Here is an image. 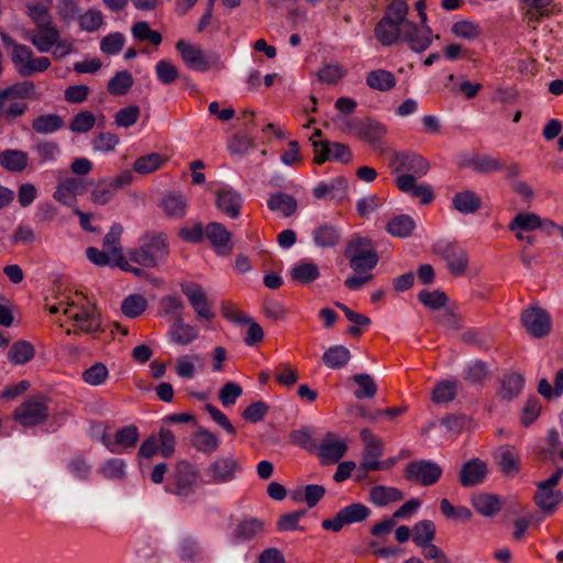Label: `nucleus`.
Returning a JSON list of instances; mask_svg holds the SVG:
<instances>
[{"mask_svg":"<svg viewBox=\"0 0 563 563\" xmlns=\"http://www.w3.org/2000/svg\"><path fill=\"white\" fill-rule=\"evenodd\" d=\"M52 4L53 0L29 1L24 4V14L35 29L26 31L23 37L40 53L49 52L60 37V32L51 13Z\"/></svg>","mask_w":563,"mask_h":563,"instance_id":"nucleus-1","label":"nucleus"},{"mask_svg":"<svg viewBox=\"0 0 563 563\" xmlns=\"http://www.w3.org/2000/svg\"><path fill=\"white\" fill-rule=\"evenodd\" d=\"M408 4L404 0H394L377 22L374 34L384 46H391L401 40L405 26H410L407 20Z\"/></svg>","mask_w":563,"mask_h":563,"instance_id":"nucleus-2","label":"nucleus"},{"mask_svg":"<svg viewBox=\"0 0 563 563\" xmlns=\"http://www.w3.org/2000/svg\"><path fill=\"white\" fill-rule=\"evenodd\" d=\"M140 245L128 252V261L142 267H155L168 254L166 235L162 232H145L141 235Z\"/></svg>","mask_w":563,"mask_h":563,"instance_id":"nucleus-3","label":"nucleus"},{"mask_svg":"<svg viewBox=\"0 0 563 563\" xmlns=\"http://www.w3.org/2000/svg\"><path fill=\"white\" fill-rule=\"evenodd\" d=\"M65 316L80 332L90 334L101 330L100 313L81 292L71 296L70 307H65Z\"/></svg>","mask_w":563,"mask_h":563,"instance_id":"nucleus-4","label":"nucleus"},{"mask_svg":"<svg viewBox=\"0 0 563 563\" xmlns=\"http://www.w3.org/2000/svg\"><path fill=\"white\" fill-rule=\"evenodd\" d=\"M34 90V84L27 80L0 90V120L12 122L24 114L27 109L25 99L30 98Z\"/></svg>","mask_w":563,"mask_h":563,"instance_id":"nucleus-5","label":"nucleus"},{"mask_svg":"<svg viewBox=\"0 0 563 563\" xmlns=\"http://www.w3.org/2000/svg\"><path fill=\"white\" fill-rule=\"evenodd\" d=\"M345 254L350 260L351 268L357 274L371 272L378 262L372 241L367 238H355L349 242Z\"/></svg>","mask_w":563,"mask_h":563,"instance_id":"nucleus-6","label":"nucleus"},{"mask_svg":"<svg viewBox=\"0 0 563 563\" xmlns=\"http://www.w3.org/2000/svg\"><path fill=\"white\" fill-rule=\"evenodd\" d=\"M242 471L239 459L230 455L216 459L202 472L200 483L207 485H221L234 481Z\"/></svg>","mask_w":563,"mask_h":563,"instance_id":"nucleus-7","label":"nucleus"},{"mask_svg":"<svg viewBox=\"0 0 563 563\" xmlns=\"http://www.w3.org/2000/svg\"><path fill=\"white\" fill-rule=\"evenodd\" d=\"M563 475V468L559 467L547 479L537 484L538 489L534 495L537 506L545 514H553L563 501V493L555 489Z\"/></svg>","mask_w":563,"mask_h":563,"instance_id":"nucleus-8","label":"nucleus"},{"mask_svg":"<svg viewBox=\"0 0 563 563\" xmlns=\"http://www.w3.org/2000/svg\"><path fill=\"white\" fill-rule=\"evenodd\" d=\"M11 59L16 71L22 77H31L36 73H43L51 66L48 57H35L32 48L24 44L14 45V51L11 52Z\"/></svg>","mask_w":563,"mask_h":563,"instance_id":"nucleus-9","label":"nucleus"},{"mask_svg":"<svg viewBox=\"0 0 563 563\" xmlns=\"http://www.w3.org/2000/svg\"><path fill=\"white\" fill-rule=\"evenodd\" d=\"M123 227L120 223H113L103 239V249L112 255L113 266L120 267L125 272H130L135 276H142L144 269L132 266L128 258L123 255V249L120 243Z\"/></svg>","mask_w":563,"mask_h":563,"instance_id":"nucleus-10","label":"nucleus"},{"mask_svg":"<svg viewBox=\"0 0 563 563\" xmlns=\"http://www.w3.org/2000/svg\"><path fill=\"white\" fill-rule=\"evenodd\" d=\"M178 53L185 65L195 71H207L219 63L217 56L206 54L200 45L191 42L178 41Z\"/></svg>","mask_w":563,"mask_h":563,"instance_id":"nucleus-11","label":"nucleus"},{"mask_svg":"<svg viewBox=\"0 0 563 563\" xmlns=\"http://www.w3.org/2000/svg\"><path fill=\"white\" fill-rule=\"evenodd\" d=\"M181 291L199 319L210 321L214 318L212 303L209 301L203 287L195 282H184Z\"/></svg>","mask_w":563,"mask_h":563,"instance_id":"nucleus-12","label":"nucleus"},{"mask_svg":"<svg viewBox=\"0 0 563 563\" xmlns=\"http://www.w3.org/2000/svg\"><path fill=\"white\" fill-rule=\"evenodd\" d=\"M14 419L24 427L41 424L48 418V407L41 398H29L14 410Z\"/></svg>","mask_w":563,"mask_h":563,"instance_id":"nucleus-13","label":"nucleus"},{"mask_svg":"<svg viewBox=\"0 0 563 563\" xmlns=\"http://www.w3.org/2000/svg\"><path fill=\"white\" fill-rule=\"evenodd\" d=\"M441 475L442 468L433 461H412L406 467V477L423 486L435 484Z\"/></svg>","mask_w":563,"mask_h":563,"instance_id":"nucleus-14","label":"nucleus"},{"mask_svg":"<svg viewBox=\"0 0 563 563\" xmlns=\"http://www.w3.org/2000/svg\"><path fill=\"white\" fill-rule=\"evenodd\" d=\"M433 249L445 260L451 273L462 275L466 271L468 257L464 249L446 241H438Z\"/></svg>","mask_w":563,"mask_h":563,"instance_id":"nucleus-15","label":"nucleus"},{"mask_svg":"<svg viewBox=\"0 0 563 563\" xmlns=\"http://www.w3.org/2000/svg\"><path fill=\"white\" fill-rule=\"evenodd\" d=\"M265 526V521L260 518L244 517L235 523L230 541L232 544L251 542L264 533Z\"/></svg>","mask_w":563,"mask_h":563,"instance_id":"nucleus-16","label":"nucleus"},{"mask_svg":"<svg viewBox=\"0 0 563 563\" xmlns=\"http://www.w3.org/2000/svg\"><path fill=\"white\" fill-rule=\"evenodd\" d=\"M314 162L322 164L325 161L333 159L340 163H349L352 158L351 150L347 145L338 142L313 141Z\"/></svg>","mask_w":563,"mask_h":563,"instance_id":"nucleus-17","label":"nucleus"},{"mask_svg":"<svg viewBox=\"0 0 563 563\" xmlns=\"http://www.w3.org/2000/svg\"><path fill=\"white\" fill-rule=\"evenodd\" d=\"M360 437L365 445L362 468L366 472L382 470L383 463L379 457L383 453V442L368 429L361 430Z\"/></svg>","mask_w":563,"mask_h":563,"instance_id":"nucleus-18","label":"nucleus"},{"mask_svg":"<svg viewBox=\"0 0 563 563\" xmlns=\"http://www.w3.org/2000/svg\"><path fill=\"white\" fill-rule=\"evenodd\" d=\"M521 321L529 334L534 338L545 336L551 330L549 313L539 307H531L521 313Z\"/></svg>","mask_w":563,"mask_h":563,"instance_id":"nucleus-19","label":"nucleus"},{"mask_svg":"<svg viewBox=\"0 0 563 563\" xmlns=\"http://www.w3.org/2000/svg\"><path fill=\"white\" fill-rule=\"evenodd\" d=\"M391 165L395 172H409L410 175L416 177L424 176L430 165L428 161L418 153L415 152H400L395 154Z\"/></svg>","mask_w":563,"mask_h":563,"instance_id":"nucleus-20","label":"nucleus"},{"mask_svg":"<svg viewBox=\"0 0 563 563\" xmlns=\"http://www.w3.org/2000/svg\"><path fill=\"white\" fill-rule=\"evenodd\" d=\"M312 196L317 200L341 202L347 196V181L344 177L320 181L312 188Z\"/></svg>","mask_w":563,"mask_h":563,"instance_id":"nucleus-21","label":"nucleus"},{"mask_svg":"<svg viewBox=\"0 0 563 563\" xmlns=\"http://www.w3.org/2000/svg\"><path fill=\"white\" fill-rule=\"evenodd\" d=\"M87 190L88 188L85 179L69 177L57 185L53 197L65 206H74L77 196H82Z\"/></svg>","mask_w":563,"mask_h":563,"instance_id":"nucleus-22","label":"nucleus"},{"mask_svg":"<svg viewBox=\"0 0 563 563\" xmlns=\"http://www.w3.org/2000/svg\"><path fill=\"white\" fill-rule=\"evenodd\" d=\"M205 236L211 243L214 252L220 256H227L233 250L231 233L219 222H210L205 228Z\"/></svg>","mask_w":563,"mask_h":563,"instance_id":"nucleus-23","label":"nucleus"},{"mask_svg":"<svg viewBox=\"0 0 563 563\" xmlns=\"http://www.w3.org/2000/svg\"><path fill=\"white\" fill-rule=\"evenodd\" d=\"M347 443L334 433H328L320 446L319 455L323 463L332 464L338 462L346 452Z\"/></svg>","mask_w":563,"mask_h":563,"instance_id":"nucleus-24","label":"nucleus"},{"mask_svg":"<svg viewBox=\"0 0 563 563\" xmlns=\"http://www.w3.org/2000/svg\"><path fill=\"white\" fill-rule=\"evenodd\" d=\"M487 475V464L481 459L465 462L460 471L459 479L462 486H476L484 482Z\"/></svg>","mask_w":563,"mask_h":563,"instance_id":"nucleus-25","label":"nucleus"},{"mask_svg":"<svg viewBox=\"0 0 563 563\" xmlns=\"http://www.w3.org/2000/svg\"><path fill=\"white\" fill-rule=\"evenodd\" d=\"M242 205V196L231 188H222L217 192V208L231 219H235L240 216Z\"/></svg>","mask_w":563,"mask_h":563,"instance_id":"nucleus-26","label":"nucleus"},{"mask_svg":"<svg viewBox=\"0 0 563 563\" xmlns=\"http://www.w3.org/2000/svg\"><path fill=\"white\" fill-rule=\"evenodd\" d=\"M401 40L405 41L412 51L423 52L431 45L432 32L427 25L418 29L417 25L411 22L410 26H405Z\"/></svg>","mask_w":563,"mask_h":563,"instance_id":"nucleus-27","label":"nucleus"},{"mask_svg":"<svg viewBox=\"0 0 563 563\" xmlns=\"http://www.w3.org/2000/svg\"><path fill=\"white\" fill-rule=\"evenodd\" d=\"M397 187L411 196L420 199L423 205L430 203L434 199V195L428 185L417 184L416 178L408 174H401L396 178Z\"/></svg>","mask_w":563,"mask_h":563,"instance_id":"nucleus-28","label":"nucleus"},{"mask_svg":"<svg viewBox=\"0 0 563 563\" xmlns=\"http://www.w3.org/2000/svg\"><path fill=\"white\" fill-rule=\"evenodd\" d=\"M496 462L500 471L507 476H515L520 470L518 450L509 444L500 445L495 452Z\"/></svg>","mask_w":563,"mask_h":563,"instance_id":"nucleus-29","label":"nucleus"},{"mask_svg":"<svg viewBox=\"0 0 563 563\" xmlns=\"http://www.w3.org/2000/svg\"><path fill=\"white\" fill-rule=\"evenodd\" d=\"M267 207L271 211L279 213L284 218H289L296 213L297 200L285 192H273L267 199Z\"/></svg>","mask_w":563,"mask_h":563,"instance_id":"nucleus-30","label":"nucleus"},{"mask_svg":"<svg viewBox=\"0 0 563 563\" xmlns=\"http://www.w3.org/2000/svg\"><path fill=\"white\" fill-rule=\"evenodd\" d=\"M553 0H521L520 8L525 19L529 23H539L544 16L550 15L549 7Z\"/></svg>","mask_w":563,"mask_h":563,"instance_id":"nucleus-31","label":"nucleus"},{"mask_svg":"<svg viewBox=\"0 0 563 563\" xmlns=\"http://www.w3.org/2000/svg\"><path fill=\"white\" fill-rule=\"evenodd\" d=\"M29 154L21 150H5L0 153V165L11 173H21L29 165Z\"/></svg>","mask_w":563,"mask_h":563,"instance_id":"nucleus-32","label":"nucleus"},{"mask_svg":"<svg viewBox=\"0 0 563 563\" xmlns=\"http://www.w3.org/2000/svg\"><path fill=\"white\" fill-rule=\"evenodd\" d=\"M357 129V137L375 145L378 144L387 133L385 124L372 119L361 120Z\"/></svg>","mask_w":563,"mask_h":563,"instance_id":"nucleus-33","label":"nucleus"},{"mask_svg":"<svg viewBox=\"0 0 563 563\" xmlns=\"http://www.w3.org/2000/svg\"><path fill=\"white\" fill-rule=\"evenodd\" d=\"M167 161V157H164L159 153H150L137 157L132 168L136 174L148 175L162 168Z\"/></svg>","mask_w":563,"mask_h":563,"instance_id":"nucleus-34","label":"nucleus"},{"mask_svg":"<svg viewBox=\"0 0 563 563\" xmlns=\"http://www.w3.org/2000/svg\"><path fill=\"white\" fill-rule=\"evenodd\" d=\"M205 368V361L200 354L192 353L178 357V376L186 379L194 378Z\"/></svg>","mask_w":563,"mask_h":563,"instance_id":"nucleus-35","label":"nucleus"},{"mask_svg":"<svg viewBox=\"0 0 563 563\" xmlns=\"http://www.w3.org/2000/svg\"><path fill=\"white\" fill-rule=\"evenodd\" d=\"M312 239L318 247H333L339 243L341 233L335 227L324 223L313 230Z\"/></svg>","mask_w":563,"mask_h":563,"instance_id":"nucleus-36","label":"nucleus"},{"mask_svg":"<svg viewBox=\"0 0 563 563\" xmlns=\"http://www.w3.org/2000/svg\"><path fill=\"white\" fill-rule=\"evenodd\" d=\"M137 440V428L131 424L118 430L115 432V440L113 442L104 441V444L112 453H119L118 446L132 448L136 444Z\"/></svg>","mask_w":563,"mask_h":563,"instance_id":"nucleus-37","label":"nucleus"},{"mask_svg":"<svg viewBox=\"0 0 563 563\" xmlns=\"http://www.w3.org/2000/svg\"><path fill=\"white\" fill-rule=\"evenodd\" d=\"M396 82L394 74L385 69H375L366 75V85L374 90L389 91Z\"/></svg>","mask_w":563,"mask_h":563,"instance_id":"nucleus-38","label":"nucleus"},{"mask_svg":"<svg viewBox=\"0 0 563 563\" xmlns=\"http://www.w3.org/2000/svg\"><path fill=\"white\" fill-rule=\"evenodd\" d=\"M453 207L455 210L463 214H472L475 213L481 208V199L479 197L471 191L464 190L457 192L452 199Z\"/></svg>","mask_w":563,"mask_h":563,"instance_id":"nucleus-39","label":"nucleus"},{"mask_svg":"<svg viewBox=\"0 0 563 563\" xmlns=\"http://www.w3.org/2000/svg\"><path fill=\"white\" fill-rule=\"evenodd\" d=\"M350 358V350L343 345H332L322 355L324 365L332 369L344 367Z\"/></svg>","mask_w":563,"mask_h":563,"instance_id":"nucleus-40","label":"nucleus"},{"mask_svg":"<svg viewBox=\"0 0 563 563\" xmlns=\"http://www.w3.org/2000/svg\"><path fill=\"white\" fill-rule=\"evenodd\" d=\"M472 505L478 514L485 517L496 515L501 508L500 499L489 494H477L473 496Z\"/></svg>","mask_w":563,"mask_h":563,"instance_id":"nucleus-41","label":"nucleus"},{"mask_svg":"<svg viewBox=\"0 0 563 563\" xmlns=\"http://www.w3.org/2000/svg\"><path fill=\"white\" fill-rule=\"evenodd\" d=\"M404 498L402 493L395 487L375 486L369 492V500L378 507L390 503L399 501Z\"/></svg>","mask_w":563,"mask_h":563,"instance_id":"nucleus-42","label":"nucleus"},{"mask_svg":"<svg viewBox=\"0 0 563 563\" xmlns=\"http://www.w3.org/2000/svg\"><path fill=\"white\" fill-rule=\"evenodd\" d=\"M64 125L63 119L55 113L41 114L32 121V129L38 134H52Z\"/></svg>","mask_w":563,"mask_h":563,"instance_id":"nucleus-43","label":"nucleus"},{"mask_svg":"<svg viewBox=\"0 0 563 563\" xmlns=\"http://www.w3.org/2000/svg\"><path fill=\"white\" fill-rule=\"evenodd\" d=\"M290 277L299 284H309L314 282L319 276V267L309 262H299L289 271Z\"/></svg>","mask_w":563,"mask_h":563,"instance_id":"nucleus-44","label":"nucleus"},{"mask_svg":"<svg viewBox=\"0 0 563 563\" xmlns=\"http://www.w3.org/2000/svg\"><path fill=\"white\" fill-rule=\"evenodd\" d=\"M192 445L200 452L203 453H212L214 452L219 445V438L208 431L207 429L200 428L194 434L191 439Z\"/></svg>","mask_w":563,"mask_h":563,"instance_id":"nucleus-45","label":"nucleus"},{"mask_svg":"<svg viewBox=\"0 0 563 563\" xmlns=\"http://www.w3.org/2000/svg\"><path fill=\"white\" fill-rule=\"evenodd\" d=\"M198 482V473L191 464L187 462L178 463V496L189 492Z\"/></svg>","mask_w":563,"mask_h":563,"instance_id":"nucleus-46","label":"nucleus"},{"mask_svg":"<svg viewBox=\"0 0 563 563\" xmlns=\"http://www.w3.org/2000/svg\"><path fill=\"white\" fill-rule=\"evenodd\" d=\"M416 223L413 219L407 214L396 216L387 223L386 230L389 234L396 238H407L409 236Z\"/></svg>","mask_w":563,"mask_h":563,"instance_id":"nucleus-47","label":"nucleus"},{"mask_svg":"<svg viewBox=\"0 0 563 563\" xmlns=\"http://www.w3.org/2000/svg\"><path fill=\"white\" fill-rule=\"evenodd\" d=\"M542 225L543 221L538 214L531 212H520L508 224V229L510 231L523 230L526 232H531L541 228Z\"/></svg>","mask_w":563,"mask_h":563,"instance_id":"nucleus-48","label":"nucleus"},{"mask_svg":"<svg viewBox=\"0 0 563 563\" xmlns=\"http://www.w3.org/2000/svg\"><path fill=\"white\" fill-rule=\"evenodd\" d=\"M435 525L431 520H421L412 528V541L417 547L427 545L435 538Z\"/></svg>","mask_w":563,"mask_h":563,"instance_id":"nucleus-49","label":"nucleus"},{"mask_svg":"<svg viewBox=\"0 0 563 563\" xmlns=\"http://www.w3.org/2000/svg\"><path fill=\"white\" fill-rule=\"evenodd\" d=\"M451 33L457 38L471 42L481 36L482 27L474 21L460 20L452 24Z\"/></svg>","mask_w":563,"mask_h":563,"instance_id":"nucleus-50","label":"nucleus"},{"mask_svg":"<svg viewBox=\"0 0 563 563\" xmlns=\"http://www.w3.org/2000/svg\"><path fill=\"white\" fill-rule=\"evenodd\" d=\"M325 489L320 485H307L302 489H297L291 493V498L299 503L305 501L308 507H314L319 500L324 496Z\"/></svg>","mask_w":563,"mask_h":563,"instance_id":"nucleus-51","label":"nucleus"},{"mask_svg":"<svg viewBox=\"0 0 563 563\" xmlns=\"http://www.w3.org/2000/svg\"><path fill=\"white\" fill-rule=\"evenodd\" d=\"M345 75V69L339 63L324 64L317 71L318 80L327 85L338 84Z\"/></svg>","mask_w":563,"mask_h":563,"instance_id":"nucleus-52","label":"nucleus"},{"mask_svg":"<svg viewBox=\"0 0 563 563\" xmlns=\"http://www.w3.org/2000/svg\"><path fill=\"white\" fill-rule=\"evenodd\" d=\"M176 422V413L169 415L164 419V426L159 432L158 442L161 443V452L164 457H168L174 453L175 450V437L173 430L166 424Z\"/></svg>","mask_w":563,"mask_h":563,"instance_id":"nucleus-53","label":"nucleus"},{"mask_svg":"<svg viewBox=\"0 0 563 563\" xmlns=\"http://www.w3.org/2000/svg\"><path fill=\"white\" fill-rule=\"evenodd\" d=\"M131 32L136 41L147 42L155 46L162 43L161 33L155 30H152L150 24L145 21L134 23L131 29Z\"/></svg>","mask_w":563,"mask_h":563,"instance_id":"nucleus-54","label":"nucleus"},{"mask_svg":"<svg viewBox=\"0 0 563 563\" xmlns=\"http://www.w3.org/2000/svg\"><path fill=\"white\" fill-rule=\"evenodd\" d=\"M525 379L520 374H507L501 379L500 395L505 399L517 397L523 388Z\"/></svg>","mask_w":563,"mask_h":563,"instance_id":"nucleus-55","label":"nucleus"},{"mask_svg":"<svg viewBox=\"0 0 563 563\" xmlns=\"http://www.w3.org/2000/svg\"><path fill=\"white\" fill-rule=\"evenodd\" d=\"M117 194L112 184L107 178L100 179L91 190V201L95 205L104 206L109 203Z\"/></svg>","mask_w":563,"mask_h":563,"instance_id":"nucleus-56","label":"nucleus"},{"mask_svg":"<svg viewBox=\"0 0 563 563\" xmlns=\"http://www.w3.org/2000/svg\"><path fill=\"white\" fill-rule=\"evenodd\" d=\"M455 395L456 383L453 380H441L434 386L431 393V400L437 405H442L453 400Z\"/></svg>","mask_w":563,"mask_h":563,"instance_id":"nucleus-57","label":"nucleus"},{"mask_svg":"<svg viewBox=\"0 0 563 563\" xmlns=\"http://www.w3.org/2000/svg\"><path fill=\"white\" fill-rule=\"evenodd\" d=\"M34 347L26 341L15 342L8 352V358L14 364H24L33 358Z\"/></svg>","mask_w":563,"mask_h":563,"instance_id":"nucleus-58","label":"nucleus"},{"mask_svg":"<svg viewBox=\"0 0 563 563\" xmlns=\"http://www.w3.org/2000/svg\"><path fill=\"white\" fill-rule=\"evenodd\" d=\"M40 164L55 161L60 155L59 145L54 141H41L33 146Z\"/></svg>","mask_w":563,"mask_h":563,"instance_id":"nucleus-59","label":"nucleus"},{"mask_svg":"<svg viewBox=\"0 0 563 563\" xmlns=\"http://www.w3.org/2000/svg\"><path fill=\"white\" fill-rule=\"evenodd\" d=\"M147 307V300L142 295H130L121 305L122 312L130 318H136L141 316Z\"/></svg>","mask_w":563,"mask_h":563,"instance_id":"nucleus-60","label":"nucleus"},{"mask_svg":"<svg viewBox=\"0 0 563 563\" xmlns=\"http://www.w3.org/2000/svg\"><path fill=\"white\" fill-rule=\"evenodd\" d=\"M440 509L443 516L448 519L466 522L472 518V512L467 507H454L446 498L441 499Z\"/></svg>","mask_w":563,"mask_h":563,"instance_id":"nucleus-61","label":"nucleus"},{"mask_svg":"<svg viewBox=\"0 0 563 563\" xmlns=\"http://www.w3.org/2000/svg\"><path fill=\"white\" fill-rule=\"evenodd\" d=\"M133 85V77L129 71H119L108 82V91L113 96L124 95Z\"/></svg>","mask_w":563,"mask_h":563,"instance_id":"nucleus-62","label":"nucleus"},{"mask_svg":"<svg viewBox=\"0 0 563 563\" xmlns=\"http://www.w3.org/2000/svg\"><path fill=\"white\" fill-rule=\"evenodd\" d=\"M96 124V117L88 110L78 112L69 123V130L74 133H87Z\"/></svg>","mask_w":563,"mask_h":563,"instance_id":"nucleus-63","label":"nucleus"},{"mask_svg":"<svg viewBox=\"0 0 563 563\" xmlns=\"http://www.w3.org/2000/svg\"><path fill=\"white\" fill-rule=\"evenodd\" d=\"M346 525L364 521L371 514L368 507L363 504H351L340 510Z\"/></svg>","mask_w":563,"mask_h":563,"instance_id":"nucleus-64","label":"nucleus"}]
</instances>
